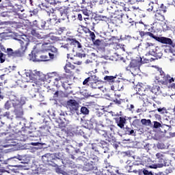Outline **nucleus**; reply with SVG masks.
<instances>
[{"label":"nucleus","mask_w":175,"mask_h":175,"mask_svg":"<svg viewBox=\"0 0 175 175\" xmlns=\"http://www.w3.org/2000/svg\"><path fill=\"white\" fill-rule=\"evenodd\" d=\"M14 113L16 116V118H23V116H24V109H23V107H19L18 108L14 109Z\"/></svg>","instance_id":"obj_23"},{"label":"nucleus","mask_w":175,"mask_h":175,"mask_svg":"<svg viewBox=\"0 0 175 175\" xmlns=\"http://www.w3.org/2000/svg\"><path fill=\"white\" fill-rule=\"evenodd\" d=\"M81 12L83 14H84L85 16H87L88 17L90 16V11H88V10L83 9Z\"/></svg>","instance_id":"obj_56"},{"label":"nucleus","mask_w":175,"mask_h":175,"mask_svg":"<svg viewBox=\"0 0 175 175\" xmlns=\"http://www.w3.org/2000/svg\"><path fill=\"white\" fill-rule=\"evenodd\" d=\"M12 162H15V163H14L13 166L14 167H18V165H17V162H18V161H23V156H18L17 158H14L12 160Z\"/></svg>","instance_id":"obj_35"},{"label":"nucleus","mask_w":175,"mask_h":175,"mask_svg":"<svg viewBox=\"0 0 175 175\" xmlns=\"http://www.w3.org/2000/svg\"><path fill=\"white\" fill-rule=\"evenodd\" d=\"M135 90L138 95H144V94H142L140 92L146 91V89L139 85L136 86Z\"/></svg>","instance_id":"obj_37"},{"label":"nucleus","mask_w":175,"mask_h":175,"mask_svg":"<svg viewBox=\"0 0 175 175\" xmlns=\"http://www.w3.org/2000/svg\"><path fill=\"white\" fill-rule=\"evenodd\" d=\"M41 50L31 52V54H29L30 59L33 61V62H42V59L40 58Z\"/></svg>","instance_id":"obj_16"},{"label":"nucleus","mask_w":175,"mask_h":175,"mask_svg":"<svg viewBox=\"0 0 175 175\" xmlns=\"http://www.w3.org/2000/svg\"><path fill=\"white\" fill-rule=\"evenodd\" d=\"M57 75V72H52L49 75V77L53 78L55 79Z\"/></svg>","instance_id":"obj_63"},{"label":"nucleus","mask_w":175,"mask_h":175,"mask_svg":"<svg viewBox=\"0 0 175 175\" xmlns=\"http://www.w3.org/2000/svg\"><path fill=\"white\" fill-rule=\"evenodd\" d=\"M12 98L10 96V100H8L5 104V109H6L7 110H9V109H10V107H12Z\"/></svg>","instance_id":"obj_38"},{"label":"nucleus","mask_w":175,"mask_h":175,"mask_svg":"<svg viewBox=\"0 0 175 175\" xmlns=\"http://www.w3.org/2000/svg\"><path fill=\"white\" fill-rule=\"evenodd\" d=\"M68 29L65 27H59L55 29L56 35H65V33H66Z\"/></svg>","instance_id":"obj_29"},{"label":"nucleus","mask_w":175,"mask_h":175,"mask_svg":"<svg viewBox=\"0 0 175 175\" xmlns=\"http://www.w3.org/2000/svg\"><path fill=\"white\" fill-rule=\"evenodd\" d=\"M79 107V104L76 100L70 99L67 101V109H69L71 113L77 111Z\"/></svg>","instance_id":"obj_10"},{"label":"nucleus","mask_w":175,"mask_h":175,"mask_svg":"<svg viewBox=\"0 0 175 175\" xmlns=\"http://www.w3.org/2000/svg\"><path fill=\"white\" fill-rule=\"evenodd\" d=\"M52 157L53 154H46L45 155L42 156V161L43 163H44L45 165H49L50 166Z\"/></svg>","instance_id":"obj_25"},{"label":"nucleus","mask_w":175,"mask_h":175,"mask_svg":"<svg viewBox=\"0 0 175 175\" xmlns=\"http://www.w3.org/2000/svg\"><path fill=\"white\" fill-rule=\"evenodd\" d=\"M99 146L101 147V148H107V142L105 141H100V142L98 144Z\"/></svg>","instance_id":"obj_49"},{"label":"nucleus","mask_w":175,"mask_h":175,"mask_svg":"<svg viewBox=\"0 0 175 175\" xmlns=\"http://www.w3.org/2000/svg\"><path fill=\"white\" fill-rule=\"evenodd\" d=\"M7 53L8 57H12L13 58H17L20 57H23L21 53L19 52L18 49L15 51H13L12 48L7 49Z\"/></svg>","instance_id":"obj_18"},{"label":"nucleus","mask_w":175,"mask_h":175,"mask_svg":"<svg viewBox=\"0 0 175 175\" xmlns=\"http://www.w3.org/2000/svg\"><path fill=\"white\" fill-rule=\"evenodd\" d=\"M6 59V55L3 54V53L0 52V63L3 64Z\"/></svg>","instance_id":"obj_44"},{"label":"nucleus","mask_w":175,"mask_h":175,"mask_svg":"<svg viewBox=\"0 0 175 175\" xmlns=\"http://www.w3.org/2000/svg\"><path fill=\"white\" fill-rule=\"evenodd\" d=\"M50 23H51V19H50L49 21H47V22L41 21L38 22L37 27L39 29H49V28L51 27V25Z\"/></svg>","instance_id":"obj_17"},{"label":"nucleus","mask_w":175,"mask_h":175,"mask_svg":"<svg viewBox=\"0 0 175 175\" xmlns=\"http://www.w3.org/2000/svg\"><path fill=\"white\" fill-rule=\"evenodd\" d=\"M75 68L76 66L70 63H67L64 66V70L66 73H68L69 77H73L75 76V72H73V70H75Z\"/></svg>","instance_id":"obj_15"},{"label":"nucleus","mask_w":175,"mask_h":175,"mask_svg":"<svg viewBox=\"0 0 175 175\" xmlns=\"http://www.w3.org/2000/svg\"><path fill=\"white\" fill-rule=\"evenodd\" d=\"M92 43L94 46H100L102 41L99 39H97V40H94V41H92Z\"/></svg>","instance_id":"obj_52"},{"label":"nucleus","mask_w":175,"mask_h":175,"mask_svg":"<svg viewBox=\"0 0 175 175\" xmlns=\"http://www.w3.org/2000/svg\"><path fill=\"white\" fill-rule=\"evenodd\" d=\"M27 23H29V25H27L30 28H32V27H36V28H38V25L39 24V22H38V21H33V24L32 23L29 22V21H27Z\"/></svg>","instance_id":"obj_39"},{"label":"nucleus","mask_w":175,"mask_h":175,"mask_svg":"<svg viewBox=\"0 0 175 175\" xmlns=\"http://www.w3.org/2000/svg\"><path fill=\"white\" fill-rule=\"evenodd\" d=\"M153 123V128H154V129H158V128H161V126H162V124L159 122L154 121Z\"/></svg>","instance_id":"obj_50"},{"label":"nucleus","mask_w":175,"mask_h":175,"mask_svg":"<svg viewBox=\"0 0 175 175\" xmlns=\"http://www.w3.org/2000/svg\"><path fill=\"white\" fill-rule=\"evenodd\" d=\"M81 113L85 116H87V114H90V110L86 107H82L81 108Z\"/></svg>","instance_id":"obj_40"},{"label":"nucleus","mask_w":175,"mask_h":175,"mask_svg":"<svg viewBox=\"0 0 175 175\" xmlns=\"http://www.w3.org/2000/svg\"><path fill=\"white\" fill-rule=\"evenodd\" d=\"M141 123L142 125H145V126H152V123L150 119H142Z\"/></svg>","instance_id":"obj_33"},{"label":"nucleus","mask_w":175,"mask_h":175,"mask_svg":"<svg viewBox=\"0 0 175 175\" xmlns=\"http://www.w3.org/2000/svg\"><path fill=\"white\" fill-rule=\"evenodd\" d=\"M137 24H139L138 22H135V21H133V19L132 18H130L129 19L126 23H125V25L126 27H127V28H131V27H136V25H137Z\"/></svg>","instance_id":"obj_30"},{"label":"nucleus","mask_w":175,"mask_h":175,"mask_svg":"<svg viewBox=\"0 0 175 175\" xmlns=\"http://www.w3.org/2000/svg\"><path fill=\"white\" fill-rule=\"evenodd\" d=\"M10 96L11 98L12 106L14 109H17L18 107H22L23 105H25V101L22 100L21 99H18L17 97H16L13 95H11Z\"/></svg>","instance_id":"obj_11"},{"label":"nucleus","mask_w":175,"mask_h":175,"mask_svg":"<svg viewBox=\"0 0 175 175\" xmlns=\"http://www.w3.org/2000/svg\"><path fill=\"white\" fill-rule=\"evenodd\" d=\"M58 126L60 129H62V131H65V132H66V130H65V128H66V124L65 122H61Z\"/></svg>","instance_id":"obj_47"},{"label":"nucleus","mask_w":175,"mask_h":175,"mask_svg":"<svg viewBox=\"0 0 175 175\" xmlns=\"http://www.w3.org/2000/svg\"><path fill=\"white\" fill-rule=\"evenodd\" d=\"M55 167V172L56 173H62V170L61 169L59 165H57Z\"/></svg>","instance_id":"obj_58"},{"label":"nucleus","mask_w":175,"mask_h":175,"mask_svg":"<svg viewBox=\"0 0 175 175\" xmlns=\"http://www.w3.org/2000/svg\"><path fill=\"white\" fill-rule=\"evenodd\" d=\"M156 157L159 159V162H165V159H163V155L162 153L156 154Z\"/></svg>","instance_id":"obj_45"},{"label":"nucleus","mask_w":175,"mask_h":175,"mask_svg":"<svg viewBox=\"0 0 175 175\" xmlns=\"http://www.w3.org/2000/svg\"><path fill=\"white\" fill-rule=\"evenodd\" d=\"M146 36H150V38H152V39H154V40H157V42L158 41L159 37L150 31H146Z\"/></svg>","instance_id":"obj_42"},{"label":"nucleus","mask_w":175,"mask_h":175,"mask_svg":"<svg viewBox=\"0 0 175 175\" xmlns=\"http://www.w3.org/2000/svg\"><path fill=\"white\" fill-rule=\"evenodd\" d=\"M124 135H129V136H136V131L133 130V128L126 126L123 128Z\"/></svg>","instance_id":"obj_22"},{"label":"nucleus","mask_w":175,"mask_h":175,"mask_svg":"<svg viewBox=\"0 0 175 175\" xmlns=\"http://www.w3.org/2000/svg\"><path fill=\"white\" fill-rule=\"evenodd\" d=\"M142 61L143 59H142V57H136L135 59H132L130 62L131 66L133 67L134 69H136V68H140Z\"/></svg>","instance_id":"obj_19"},{"label":"nucleus","mask_w":175,"mask_h":175,"mask_svg":"<svg viewBox=\"0 0 175 175\" xmlns=\"http://www.w3.org/2000/svg\"><path fill=\"white\" fill-rule=\"evenodd\" d=\"M120 6H122L120 12H122V10H124V12H129V8L126 7V5L125 3H121V5Z\"/></svg>","instance_id":"obj_48"},{"label":"nucleus","mask_w":175,"mask_h":175,"mask_svg":"<svg viewBox=\"0 0 175 175\" xmlns=\"http://www.w3.org/2000/svg\"><path fill=\"white\" fill-rule=\"evenodd\" d=\"M144 148L148 152V151H150V144H146V145L144 146Z\"/></svg>","instance_id":"obj_60"},{"label":"nucleus","mask_w":175,"mask_h":175,"mask_svg":"<svg viewBox=\"0 0 175 175\" xmlns=\"http://www.w3.org/2000/svg\"><path fill=\"white\" fill-rule=\"evenodd\" d=\"M66 79L67 78H66V74H63V75L57 74L55 77V81H56V83H58L59 81H60L62 83V87H64L65 83H66Z\"/></svg>","instance_id":"obj_21"},{"label":"nucleus","mask_w":175,"mask_h":175,"mask_svg":"<svg viewBox=\"0 0 175 175\" xmlns=\"http://www.w3.org/2000/svg\"><path fill=\"white\" fill-rule=\"evenodd\" d=\"M60 155V153H55L52 154L50 166L56 167V166H59L61 163H63L64 161L62 160V157H61Z\"/></svg>","instance_id":"obj_8"},{"label":"nucleus","mask_w":175,"mask_h":175,"mask_svg":"<svg viewBox=\"0 0 175 175\" xmlns=\"http://www.w3.org/2000/svg\"><path fill=\"white\" fill-rule=\"evenodd\" d=\"M66 44L62 45L61 47L62 49H65L67 51H71L72 53H75V49H83V44L80 41L76 40V38H73V37H68L66 39Z\"/></svg>","instance_id":"obj_2"},{"label":"nucleus","mask_w":175,"mask_h":175,"mask_svg":"<svg viewBox=\"0 0 175 175\" xmlns=\"http://www.w3.org/2000/svg\"><path fill=\"white\" fill-rule=\"evenodd\" d=\"M157 7H158V4L154 2H150L149 3L147 10L148 12H152L154 9H157Z\"/></svg>","instance_id":"obj_32"},{"label":"nucleus","mask_w":175,"mask_h":175,"mask_svg":"<svg viewBox=\"0 0 175 175\" xmlns=\"http://www.w3.org/2000/svg\"><path fill=\"white\" fill-rule=\"evenodd\" d=\"M49 44H50V43L49 42H45V43H38L36 44V45L35 46V49H39V46H42V49H44V47H47V46H49Z\"/></svg>","instance_id":"obj_43"},{"label":"nucleus","mask_w":175,"mask_h":175,"mask_svg":"<svg viewBox=\"0 0 175 175\" xmlns=\"http://www.w3.org/2000/svg\"><path fill=\"white\" fill-rule=\"evenodd\" d=\"M154 20L157 21H165V15L162 14V12H159V11L155 12L154 14Z\"/></svg>","instance_id":"obj_27"},{"label":"nucleus","mask_w":175,"mask_h":175,"mask_svg":"<svg viewBox=\"0 0 175 175\" xmlns=\"http://www.w3.org/2000/svg\"><path fill=\"white\" fill-rule=\"evenodd\" d=\"M85 21H87L88 20L89 21L85 22V23L88 25H91V24H94V22H92V18L90 19V18H84Z\"/></svg>","instance_id":"obj_54"},{"label":"nucleus","mask_w":175,"mask_h":175,"mask_svg":"<svg viewBox=\"0 0 175 175\" xmlns=\"http://www.w3.org/2000/svg\"><path fill=\"white\" fill-rule=\"evenodd\" d=\"M157 12L160 13H166L167 12V7H166L163 3L161 4L160 7H159L158 10H156Z\"/></svg>","instance_id":"obj_34"},{"label":"nucleus","mask_w":175,"mask_h":175,"mask_svg":"<svg viewBox=\"0 0 175 175\" xmlns=\"http://www.w3.org/2000/svg\"><path fill=\"white\" fill-rule=\"evenodd\" d=\"M96 129L98 135H100V136H103V137H104L105 140L109 142V143H111V144H114L115 143H116L117 141L116 139V137L112 136L111 135L109 136V135L107 134V131L98 129V126L96 127Z\"/></svg>","instance_id":"obj_7"},{"label":"nucleus","mask_w":175,"mask_h":175,"mask_svg":"<svg viewBox=\"0 0 175 175\" xmlns=\"http://www.w3.org/2000/svg\"><path fill=\"white\" fill-rule=\"evenodd\" d=\"M5 37V33H0V43H2V40H4Z\"/></svg>","instance_id":"obj_61"},{"label":"nucleus","mask_w":175,"mask_h":175,"mask_svg":"<svg viewBox=\"0 0 175 175\" xmlns=\"http://www.w3.org/2000/svg\"><path fill=\"white\" fill-rule=\"evenodd\" d=\"M113 21L116 25H120V24H122V21L120 18L114 17Z\"/></svg>","instance_id":"obj_46"},{"label":"nucleus","mask_w":175,"mask_h":175,"mask_svg":"<svg viewBox=\"0 0 175 175\" xmlns=\"http://www.w3.org/2000/svg\"><path fill=\"white\" fill-rule=\"evenodd\" d=\"M139 35H140L141 38H146V36H147V31L146 32L140 31Z\"/></svg>","instance_id":"obj_64"},{"label":"nucleus","mask_w":175,"mask_h":175,"mask_svg":"<svg viewBox=\"0 0 175 175\" xmlns=\"http://www.w3.org/2000/svg\"><path fill=\"white\" fill-rule=\"evenodd\" d=\"M146 49H148L149 54L155 57V59H159L162 57V53L158 52L155 48L154 44L151 42H146L145 44Z\"/></svg>","instance_id":"obj_6"},{"label":"nucleus","mask_w":175,"mask_h":175,"mask_svg":"<svg viewBox=\"0 0 175 175\" xmlns=\"http://www.w3.org/2000/svg\"><path fill=\"white\" fill-rule=\"evenodd\" d=\"M81 58H85V53H77L76 55L70 57V59L72 60V64H75V65H81V64H83V62H81Z\"/></svg>","instance_id":"obj_13"},{"label":"nucleus","mask_w":175,"mask_h":175,"mask_svg":"<svg viewBox=\"0 0 175 175\" xmlns=\"http://www.w3.org/2000/svg\"><path fill=\"white\" fill-rule=\"evenodd\" d=\"M148 88L149 90V92H152V94H154V95L161 92V87L158 85L153 86L152 88L151 86H148Z\"/></svg>","instance_id":"obj_28"},{"label":"nucleus","mask_w":175,"mask_h":175,"mask_svg":"<svg viewBox=\"0 0 175 175\" xmlns=\"http://www.w3.org/2000/svg\"><path fill=\"white\" fill-rule=\"evenodd\" d=\"M62 94H64L62 91H56L53 94V98H58V96H59V95H62Z\"/></svg>","instance_id":"obj_53"},{"label":"nucleus","mask_w":175,"mask_h":175,"mask_svg":"<svg viewBox=\"0 0 175 175\" xmlns=\"http://www.w3.org/2000/svg\"><path fill=\"white\" fill-rule=\"evenodd\" d=\"M105 83H108L111 86V90H118L121 91L124 88V82L122 81L117 80V75L115 76H105L104 77Z\"/></svg>","instance_id":"obj_3"},{"label":"nucleus","mask_w":175,"mask_h":175,"mask_svg":"<svg viewBox=\"0 0 175 175\" xmlns=\"http://www.w3.org/2000/svg\"><path fill=\"white\" fill-rule=\"evenodd\" d=\"M90 121H92L93 124H95L96 126H102L103 128L107 129L113 124V122L109 119L103 118L102 116H93L90 119Z\"/></svg>","instance_id":"obj_4"},{"label":"nucleus","mask_w":175,"mask_h":175,"mask_svg":"<svg viewBox=\"0 0 175 175\" xmlns=\"http://www.w3.org/2000/svg\"><path fill=\"white\" fill-rule=\"evenodd\" d=\"M157 42L170 46L171 49H175V40H172L171 38L167 37H159Z\"/></svg>","instance_id":"obj_9"},{"label":"nucleus","mask_w":175,"mask_h":175,"mask_svg":"<svg viewBox=\"0 0 175 175\" xmlns=\"http://www.w3.org/2000/svg\"><path fill=\"white\" fill-rule=\"evenodd\" d=\"M129 173H135V174H142V173H144V175H150V174H152V173L151 172H148V170H129Z\"/></svg>","instance_id":"obj_26"},{"label":"nucleus","mask_w":175,"mask_h":175,"mask_svg":"<svg viewBox=\"0 0 175 175\" xmlns=\"http://www.w3.org/2000/svg\"><path fill=\"white\" fill-rule=\"evenodd\" d=\"M83 31L85 32V33H90L91 32V30L86 27H83Z\"/></svg>","instance_id":"obj_57"},{"label":"nucleus","mask_w":175,"mask_h":175,"mask_svg":"<svg viewBox=\"0 0 175 175\" xmlns=\"http://www.w3.org/2000/svg\"><path fill=\"white\" fill-rule=\"evenodd\" d=\"M165 174H170V173H173V170L172 168H167L165 170Z\"/></svg>","instance_id":"obj_62"},{"label":"nucleus","mask_w":175,"mask_h":175,"mask_svg":"<svg viewBox=\"0 0 175 175\" xmlns=\"http://www.w3.org/2000/svg\"><path fill=\"white\" fill-rule=\"evenodd\" d=\"M90 88L94 90H102V88H103L102 81L99 80V78L96 75H95L94 79H93V81L90 85Z\"/></svg>","instance_id":"obj_14"},{"label":"nucleus","mask_w":175,"mask_h":175,"mask_svg":"<svg viewBox=\"0 0 175 175\" xmlns=\"http://www.w3.org/2000/svg\"><path fill=\"white\" fill-rule=\"evenodd\" d=\"M133 69H135L133 67L131 66V63L129 64V66H127L126 68V70H127V72H132V70H133Z\"/></svg>","instance_id":"obj_59"},{"label":"nucleus","mask_w":175,"mask_h":175,"mask_svg":"<svg viewBox=\"0 0 175 175\" xmlns=\"http://www.w3.org/2000/svg\"><path fill=\"white\" fill-rule=\"evenodd\" d=\"M159 74L155 75V81L159 85H166L168 88H172L175 90V79L172 77L170 75L166 74L162 70V68L158 70Z\"/></svg>","instance_id":"obj_1"},{"label":"nucleus","mask_w":175,"mask_h":175,"mask_svg":"<svg viewBox=\"0 0 175 175\" xmlns=\"http://www.w3.org/2000/svg\"><path fill=\"white\" fill-rule=\"evenodd\" d=\"M8 17H9L11 20H14V18H17L18 17V14L15 11H10L7 13Z\"/></svg>","instance_id":"obj_31"},{"label":"nucleus","mask_w":175,"mask_h":175,"mask_svg":"<svg viewBox=\"0 0 175 175\" xmlns=\"http://www.w3.org/2000/svg\"><path fill=\"white\" fill-rule=\"evenodd\" d=\"M108 129V132H116L117 131V126H116L113 123L107 129Z\"/></svg>","instance_id":"obj_41"},{"label":"nucleus","mask_w":175,"mask_h":175,"mask_svg":"<svg viewBox=\"0 0 175 175\" xmlns=\"http://www.w3.org/2000/svg\"><path fill=\"white\" fill-rule=\"evenodd\" d=\"M95 75H91L90 77H88V78H86L83 82V85H86L87 87H91V84H92V81L94 80H95Z\"/></svg>","instance_id":"obj_24"},{"label":"nucleus","mask_w":175,"mask_h":175,"mask_svg":"<svg viewBox=\"0 0 175 175\" xmlns=\"http://www.w3.org/2000/svg\"><path fill=\"white\" fill-rule=\"evenodd\" d=\"M113 102H114V103H116V105H118V106H120V105H121V103H122V102H124V100H122V99L118 100L116 98L113 100Z\"/></svg>","instance_id":"obj_55"},{"label":"nucleus","mask_w":175,"mask_h":175,"mask_svg":"<svg viewBox=\"0 0 175 175\" xmlns=\"http://www.w3.org/2000/svg\"><path fill=\"white\" fill-rule=\"evenodd\" d=\"M18 42L21 45V47L18 49V51H19L22 57H23L24 54H25L28 45L29 44V42L31 41L29 40V38L27 37V36H25L21 39H18Z\"/></svg>","instance_id":"obj_5"},{"label":"nucleus","mask_w":175,"mask_h":175,"mask_svg":"<svg viewBox=\"0 0 175 175\" xmlns=\"http://www.w3.org/2000/svg\"><path fill=\"white\" fill-rule=\"evenodd\" d=\"M98 163V158L93 159V161H91L89 163H87L84 166V170L86 172H91V170H96V163Z\"/></svg>","instance_id":"obj_12"},{"label":"nucleus","mask_w":175,"mask_h":175,"mask_svg":"<svg viewBox=\"0 0 175 175\" xmlns=\"http://www.w3.org/2000/svg\"><path fill=\"white\" fill-rule=\"evenodd\" d=\"M89 36L91 38L92 42H94V40H95V38H96V36L95 35V33H94V31H90L89 33Z\"/></svg>","instance_id":"obj_51"},{"label":"nucleus","mask_w":175,"mask_h":175,"mask_svg":"<svg viewBox=\"0 0 175 175\" xmlns=\"http://www.w3.org/2000/svg\"><path fill=\"white\" fill-rule=\"evenodd\" d=\"M42 53H43V50H41V54H40L41 62L49 61L50 59L49 57V55H47V53L44 54Z\"/></svg>","instance_id":"obj_36"},{"label":"nucleus","mask_w":175,"mask_h":175,"mask_svg":"<svg viewBox=\"0 0 175 175\" xmlns=\"http://www.w3.org/2000/svg\"><path fill=\"white\" fill-rule=\"evenodd\" d=\"M115 121H116L118 126H119V128H120V129H124V127L125 126V124H126V118H125L124 117L116 118Z\"/></svg>","instance_id":"obj_20"}]
</instances>
